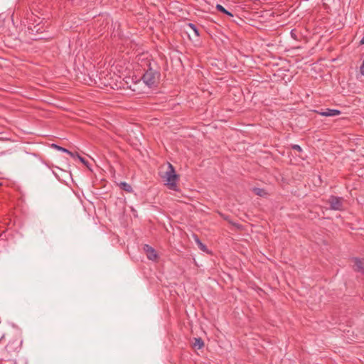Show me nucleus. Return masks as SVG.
Returning <instances> with one entry per match:
<instances>
[{
  "label": "nucleus",
  "instance_id": "3",
  "mask_svg": "<svg viewBox=\"0 0 364 364\" xmlns=\"http://www.w3.org/2000/svg\"><path fill=\"white\" fill-rule=\"evenodd\" d=\"M21 341H19L18 339H14L8 343V344L5 346V350L7 354H1L0 355L1 360H9L10 358L9 356V354L16 352L21 347Z\"/></svg>",
  "mask_w": 364,
  "mask_h": 364
},
{
  "label": "nucleus",
  "instance_id": "14",
  "mask_svg": "<svg viewBox=\"0 0 364 364\" xmlns=\"http://www.w3.org/2000/svg\"><path fill=\"white\" fill-rule=\"evenodd\" d=\"M51 147L55 149L56 150L58 151H62V152H64V153H69V150L64 148V147H62L58 144H51Z\"/></svg>",
  "mask_w": 364,
  "mask_h": 364
},
{
  "label": "nucleus",
  "instance_id": "9",
  "mask_svg": "<svg viewBox=\"0 0 364 364\" xmlns=\"http://www.w3.org/2000/svg\"><path fill=\"white\" fill-rule=\"evenodd\" d=\"M204 346V341L201 338H194V342L193 343V347L200 349Z\"/></svg>",
  "mask_w": 364,
  "mask_h": 364
},
{
  "label": "nucleus",
  "instance_id": "13",
  "mask_svg": "<svg viewBox=\"0 0 364 364\" xmlns=\"http://www.w3.org/2000/svg\"><path fill=\"white\" fill-rule=\"evenodd\" d=\"M188 26L194 32V33L196 36H200L199 30L195 24H193L192 23H189L188 24Z\"/></svg>",
  "mask_w": 364,
  "mask_h": 364
},
{
  "label": "nucleus",
  "instance_id": "8",
  "mask_svg": "<svg viewBox=\"0 0 364 364\" xmlns=\"http://www.w3.org/2000/svg\"><path fill=\"white\" fill-rule=\"evenodd\" d=\"M28 29L29 31H31V33H40L43 32L42 27L40 26L39 23H37L36 25H34L33 23H32L28 26Z\"/></svg>",
  "mask_w": 364,
  "mask_h": 364
},
{
  "label": "nucleus",
  "instance_id": "21",
  "mask_svg": "<svg viewBox=\"0 0 364 364\" xmlns=\"http://www.w3.org/2000/svg\"><path fill=\"white\" fill-rule=\"evenodd\" d=\"M360 45H363L364 44V36H363V38H361V40L360 41Z\"/></svg>",
  "mask_w": 364,
  "mask_h": 364
},
{
  "label": "nucleus",
  "instance_id": "11",
  "mask_svg": "<svg viewBox=\"0 0 364 364\" xmlns=\"http://www.w3.org/2000/svg\"><path fill=\"white\" fill-rule=\"evenodd\" d=\"M253 192L257 195L259 196H265L267 195V193L264 189L259 188H255L253 189Z\"/></svg>",
  "mask_w": 364,
  "mask_h": 364
},
{
  "label": "nucleus",
  "instance_id": "5",
  "mask_svg": "<svg viewBox=\"0 0 364 364\" xmlns=\"http://www.w3.org/2000/svg\"><path fill=\"white\" fill-rule=\"evenodd\" d=\"M144 252L146 254V257L149 259L155 261L158 258V255L156 250L149 245H144L143 247Z\"/></svg>",
  "mask_w": 364,
  "mask_h": 364
},
{
  "label": "nucleus",
  "instance_id": "4",
  "mask_svg": "<svg viewBox=\"0 0 364 364\" xmlns=\"http://www.w3.org/2000/svg\"><path fill=\"white\" fill-rule=\"evenodd\" d=\"M343 200L342 197L331 196L328 200V203L330 204V209L333 210H343Z\"/></svg>",
  "mask_w": 364,
  "mask_h": 364
},
{
  "label": "nucleus",
  "instance_id": "7",
  "mask_svg": "<svg viewBox=\"0 0 364 364\" xmlns=\"http://www.w3.org/2000/svg\"><path fill=\"white\" fill-rule=\"evenodd\" d=\"M318 113L324 117H334L341 114V112L335 109H326L323 112H318Z\"/></svg>",
  "mask_w": 364,
  "mask_h": 364
},
{
  "label": "nucleus",
  "instance_id": "12",
  "mask_svg": "<svg viewBox=\"0 0 364 364\" xmlns=\"http://www.w3.org/2000/svg\"><path fill=\"white\" fill-rule=\"evenodd\" d=\"M195 237H196V242L198 244V247L200 248V250L203 251V252L206 251L207 250L206 245L205 244H203V242H201V241L198 237V236L196 235Z\"/></svg>",
  "mask_w": 364,
  "mask_h": 364
},
{
  "label": "nucleus",
  "instance_id": "20",
  "mask_svg": "<svg viewBox=\"0 0 364 364\" xmlns=\"http://www.w3.org/2000/svg\"><path fill=\"white\" fill-rule=\"evenodd\" d=\"M225 14H226L229 16H231V17L233 16V14L231 12L228 11V10H227V13H225Z\"/></svg>",
  "mask_w": 364,
  "mask_h": 364
},
{
  "label": "nucleus",
  "instance_id": "15",
  "mask_svg": "<svg viewBox=\"0 0 364 364\" xmlns=\"http://www.w3.org/2000/svg\"><path fill=\"white\" fill-rule=\"evenodd\" d=\"M216 9L223 13V14H225V13H227V9H225L222 5L220 4H217L216 5Z\"/></svg>",
  "mask_w": 364,
  "mask_h": 364
},
{
  "label": "nucleus",
  "instance_id": "17",
  "mask_svg": "<svg viewBox=\"0 0 364 364\" xmlns=\"http://www.w3.org/2000/svg\"><path fill=\"white\" fill-rule=\"evenodd\" d=\"M76 156L82 164L87 166V161L85 160V158L80 156L78 154H76Z\"/></svg>",
  "mask_w": 364,
  "mask_h": 364
},
{
  "label": "nucleus",
  "instance_id": "1",
  "mask_svg": "<svg viewBox=\"0 0 364 364\" xmlns=\"http://www.w3.org/2000/svg\"><path fill=\"white\" fill-rule=\"evenodd\" d=\"M138 63L144 71L141 80L149 88L156 87L161 77V73L156 63L152 59L141 55L138 58Z\"/></svg>",
  "mask_w": 364,
  "mask_h": 364
},
{
  "label": "nucleus",
  "instance_id": "19",
  "mask_svg": "<svg viewBox=\"0 0 364 364\" xmlns=\"http://www.w3.org/2000/svg\"><path fill=\"white\" fill-rule=\"evenodd\" d=\"M291 37H292L294 39H296V34L294 33V30H292V31H291Z\"/></svg>",
  "mask_w": 364,
  "mask_h": 364
},
{
  "label": "nucleus",
  "instance_id": "6",
  "mask_svg": "<svg viewBox=\"0 0 364 364\" xmlns=\"http://www.w3.org/2000/svg\"><path fill=\"white\" fill-rule=\"evenodd\" d=\"M354 266L353 269L355 272H360L364 274V258H354Z\"/></svg>",
  "mask_w": 364,
  "mask_h": 364
},
{
  "label": "nucleus",
  "instance_id": "2",
  "mask_svg": "<svg viewBox=\"0 0 364 364\" xmlns=\"http://www.w3.org/2000/svg\"><path fill=\"white\" fill-rule=\"evenodd\" d=\"M164 178H166V185L169 189L173 191L178 190L176 182L179 178V176L176 174L173 166L170 163L168 164V170L165 173Z\"/></svg>",
  "mask_w": 364,
  "mask_h": 364
},
{
  "label": "nucleus",
  "instance_id": "10",
  "mask_svg": "<svg viewBox=\"0 0 364 364\" xmlns=\"http://www.w3.org/2000/svg\"><path fill=\"white\" fill-rule=\"evenodd\" d=\"M119 187L124 191L127 193H132L133 191L132 187L130 184L127 182H121L119 183Z\"/></svg>",
  "mask_w": 364,
  "mask_h": 364
},
{
  "label": "nucleus",
  "instance_id": "23",
  "mask_svg": "<svg viewBox=\"0 0 364 364\" xmlns=\"http://www.w3.org/2000/svg\"><path fill=\"white\" fill-rule=\"evenodd\" d=\"M139 82H140V80H139V81L136 82L134 84V85H137L138 83H139Z\"/></svg>",
  "mask_w": 364,
  "mask_h": 364
},
{
  "label": "nucleus",
  "instance_id": "18",
  "mask_svg": "<svg viewBox=\"0 0 364 364\" xmlns=\"http://www.w3.org/2000/svg\"><path fill=\"white\" fill-rule=\"evenodd\" d=\"M67 154H69L71 157L75 158V157H77L76 154H77V152L73 153V152L69 151V153H67Z\"/></svg>",
  "mask_w": 364,
  "mask_h": 364
},
{
  "label": "nucleus",
  "instance_id": "22",
  "mask_svg": "<svg viewBox=\"0 0 364 364\" xmlns=\"http://www.w3.org/2000/svg\"><path fill=\"white\" fill-rule=\"evenodd\" d=\"M132 91L136 92V89L135 87H132V86L129 87Z\"/></svg>",
  "mask_w": 364,
  "mask_h": 364
},
{
  "label": "nucleus",
  "instance_id": "16",
  "mask_svg": "<svg viewBox=\"0 0 364 364\" xmlns=\"http://www.w3.org/2000/svg\"><path fill=\"white\" fill-rule=\"evenodd\" d=\"M291 149H294V150H296V151H297L299 152L302 151L301 147L299 145H298V144H293V145H291Z\"/></svg>",
  "mask_w": 364,
  "mask_h": 364
}]
</instances>
